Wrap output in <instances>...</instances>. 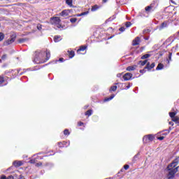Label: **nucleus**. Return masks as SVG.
Wrapping results in <instances>:
<instances>
[{
    "mask_svg": "<svg viewBox=\"0 0 179 179\" xmlns=\"http://www.w3.org/2000/svg\"><path fill=\"white\" fill-rule=\"evenodd\" d=\"M72 0H66V3L69 5V6H72Z\"/></svg>",
    "mask_w": 179,
    "mask_h": 179,
    "instance_id": "c756f323",
    "label": "nucleus"
},
{
    "mask_svg": "<svg viewBox=\"0 0 179 179\" xmlns=\"http://www.w3.org/2000/svg\"><path fill=\"white\" fill-rule=\"evenodd\" d=\"M103 2H107V0H103Z\"/></svg>",
    "mask_w": 179,
    "mask_h": 179,
    "instance_id": "4d7b16f0",
    "label": "nucleus"
},
{
    "mask_svg": "<svg viewBox=\"0 0 179 179\" xmlns=\"http://www.w3.org/2000/svg\"><path fill=\"white\" fill-rule=\"evenodd\" d=\"M64 135H67V136L70 135L69 130L65 129L64 131Z\"/></svg>",
    "mask_w": 179,
    "mask_h": 179,
    "instance_id": "72a5a7b5",
    "label": "nucleus"
},
{
    "mask_svg": "<svg viewBox=\"0 0 179 179\" xmlns=\"http://www.w3.org/2000/svg\"><path fill=\"white\" fill-rule=\"evenodd\" d=\"M76 16H77V17H80V16H82V13H80V14H77Z\"/></svg>",
    "mask_w": 179,
    "mask_h": 179,
    "instance_id": "8fccbe9b",
    "label": "nucleus"
},
{
    "mask_svg": "<svg viewBox=\"0 0 179 179\" xmlns=\"http://www.w3.org/2000/svg\"><path fill=\"white\" fill-rule=\"evenodd\" d=\"M145 12L147 13H150L155 10V4H150V6L145 7Z\"/></svg>",
    "mask_w": 179,
    "mask_h": 179,
    "instance_id": "423d86ee",
    "label": "nucleus"
},
{
    "mask_svg": "<svg viewBox=\"0 0 179 179\" xmlns=\"http://www.w3.org/2000/svg\"><path fill=\"white\" fill-rule=\"evenodd\" d=\"M37 29H38V30H41V29H42V26H41V24H38L37 25Z\"/></svg>",
    "mask_w": 179,
    "mask_h": 179,
    "instance_id": "4c0bfd02",
    "label": "nucleus"
},
{
    "mask_svg": "<svg viewBox=\"0 0 179 179\" xmlns=\"http://www.w3.org/2000/svg\"><path fill=\"white\" fill-rule=\"evenodd\" d=\"M140 64H141V66H143L146 65V64H148V60L140 61Z\"/></svg>",
    "mask_w": 179,
    "mask_h": 179,
    "instance_id": "cd10ccee",
    "label": "nucleus"
},
{
    "mask_svg": "<svg viewBox=\"0 0 179 179\" xmlns=\"http://www.w3.org/2000/svg\"><path fill=\"white\" fill-rule=\"evenodd\" d=\"M67 143V145H66ZM59 148H62L64 146H69V142H65L64 141L63 143H58Z\"/></svg>",
    "mask_w": 179,
    "mask_h": 179,
    "instance_id": "ddd939ff",
    "label": "nucleus"
},
{
    "mask_svg": "<svg viewBox=\"0 0 179 179\" xmlns=\"http://www.w3.org/2000/svg\"><path fill=\"white\" fill-rule=\"evenodd\" d=\"M92 113H93V110H88L85 113V115H88V117H90V115H92Z\"/></svg>",
    "mask_w": 179,
    "mask_h": 179,
    "instance_id": "4be33fe9",
    "label": "nucleus"
},
{
    "mask_svg": "<svg viewBox=\"0 0 179 179\" xmlns=\"http://www.w3.org/2000/svg\"><path fill=\"white\" fill-rule=\"evenodd\" d=\"M163 68H164V65H163V64L159 63L158 64V66H157L156 70L157 71H162V69H163Z\"/></svg>",
    "mask_w": 179,
    "mask_h": 179,
    "instance_id": "2eb2a0df",
    "label": "nucleus"
},
{
    "mask_svg": "<svg viewBox=\"0 0 179 179\" xmlns=\"http://www.w3.org/2000/svg\"><path fill=\"white\" fill-rule=\"evenodd\" d=\"M77 20H78L77 18H71V19H70V22L71 23H76Z\"/></svg>",
    "mask_w": 179,
    "mask_h": 179,
    "instance_id": "2f4dec72",
    "label": "nucleus"
},
{
    "mask_svg": "<svg viewBox=\"0 0 179 179\" xmlns=\"http://www.w3.org/2000/svg\"><path fill=\"white\" fill-rule=\"evenodd\" d=\"M122 76V73H117V78H121Z\"/></svg>",
    "mask_w": 179,
    "mask_h": 179,
    "instance_id": "c03bdc74",
    "label": "nucleus"
},
{
    "mask_svg": "<svg viewBox=\"0 0 179 179\" xmlns=\"http://www.w3.org/2000/svg\"><path fill=\"white\" fill-rule=\"evenodd\" d=\"M45 55L46 58L45 60L37 61V58H35L34 62H35V64H44V62H47V61H48V59H50V57H51L50 51L47 50L45 52Z\"/></svg>",
    "mask_w": 179,
    "mask_h": 179,
    "instance_id": "7ed1b4c3",
    "label": "nucleus"
},
{
    "mask_svg": "<svg viewBox=\"0 0 179 179\" xmlns=\"http://www.w3.org/2000/svg\"><path fill=\"white\" fill-rule=\"evenodd\" d=\"M115 97V94H112L109 98H106L104 101H110V100H113V99Z\"/></svg>",
    "mask_w": 179,
    "mask_h": 179,
    "instance_id": "f3484780",
    "label": "nucleus"
},
{
    "mask_svg": "<svg viewBox=\"0 0 179 179\" xmlns=\"http://www.w3.org/2000/svg\"><path fill=\"white\" fill-rule=\"evenodd\" d=\"M97 9H99V6L95 5L92 7L91 10H92V12H96V10H97Z\"/></svg>",
    "mask_w": 179,
    "mask_h": 179,
    "instance_id": "a211bd4d",
    "label": "nucleus"
},
{
    "mask_svg": "<svg viewBox=\"0 0 179 179\" xmlns=\"http://www.w3.org/2000/svg\"><path fill=\"white\" fill-rule=\"evenodd\" d=\"M29 163L32 164H34V163H36V159H31L29 161Z\"/></svg>",
    "mask_w": 179,
    "mask_h": 179,
    "instance_id": "58836bf2",
    "label": "nucleus"
},
{
    "mask_svg": "<svg viewBox=\"0 0 179 179\" xmlns=\"http://www.w3.org/2000/svg\"><path fill=\"white\" fill-rule=\"evenodd\" d=\"M82 16H85L86 15H89V11H85L81 13Z\"/></svg>",
    "mask_w": 179,
    "mask_h": 179,
    "instance_id": "f704fd0d",
    "label": "nucleus"
},
{
    "mask_svg": "<svg viewBox=\"0 0 179 179\" xmlns=\"http://www.w3.org/2000/svg\"><path fill=\"white\" fill-rule=\"evenodd\" d=\"M157 139H158L159 141H163V139H164V136L158 137Z\"/></svg>",
    "mask_w": 179,
    "mask_h": 179,
    "instance_id": "a19ab883",
    "label": "nucleus"
},
{
    "mask_svg": "<svg viewBox=\"0 0 179 179\" xmlns=\"http://www.w3.org/2000/svg\"><path fill=\"white\" fill-rule=\"evenodd\" d=\"M70 13L71 10H64L59 13V15L62 16L63 17H66V16L69 15Z\"/></svg>",
    "mask_w": 179,
    "mask_h": 179,
    "instance_id": "0eeeda50",
    "label": "nucleus"
},
{
    "mask_svg": "<svg viewBox=\"0 0 179 179\" xmlns=\"http://www.w3.org/2000/svg\"><path fill=\"white\" fill-rule=\"evenodd\" d=\"M124 170H128V169H129V165H124Z\"/></svg>",
    "mask_w": 179,
    "mask_h": 179,
    "instance_id": "ea45409f",
    "label": "nucleus"
},
{
    "mask_svg": "<svg viewBox=\"0 0 179 179\" xmlns=\"http://www.w3.org/2000/svg\"><path fill=\"white\" fill-rule=\"evenodd\" d=\"M59 61L60 62H64V58H60V59H59Z\"/></svg>",
    "mask_w": 179,
    "mask_h": 179,
    "instance_id": "09e8293b",
    "label": "nucleus"
},
{
    "mask_svg": "<svg viewBox=\"0 0 179 179\" xmlns=\"http://www.w3.org/2000/svg\"><path fill=\"white\" fill-rule=\"evenodd\" d=\"M131 87V85L129 83V85L126 87V90H128Z\"/></svg>",
    "mask_w": 179,
    "mask_h": 179,
    "instance_id": "a18cd8bd",
    "label": "nucleus"
},
{
    "mask_svg": "<svg viewBox=\"0 0 179 179\" xmlns=\"http://www.w3.org/2000/svg\"><path fill=\"white\" fill-rule=\"evenodd\" d=\"M85 50H86V46H81L78 50L77 52H80V51H85Z\"/></svg>",
    "mask_w": 179,
    "mask_h": 179,
    "instance_id": "412c9836",
    "label": "nucleus"
},
{
    "mask_svg": "<svg viewBox=\"0 0 179 179\" xmlns=\"http://www.w3.org/2000/svg\"><path fill=\"white\" fill-rule=\"evenodd\" d=\"M69 58H73L75 57V52L70 51L69 52Z\"/></svg>",
    "mask_w": 179,
    "mask_h": 179,
    "instance_id": "aec40b11",
    "label": "nucleus"
},
{
    "mask_svg": "<svg viewBox=\"0 0 179 179\" xmlns=\"http://www.w3.org/2000/svg\"><path fill=\"white\" fill-rule=\"evenodd\" d=\"M43 165V164L41 163V162H39V163H36V167H40L41 166H42Z\"/></svg>",
    "mask_w": 179,
    "mask_h": 179,
    "instance_id": "e433bc0d",
    "label": "nucleus"
},
{
    "mask_svg": "<svg viewBox=\"0 0 179 179\" xmlns=\"http://www.w3.org/2000/svg\"><path fill=\"white\" fill-rule=\"evenodd\" d=\"M176 114H177V113H176V112L169 113V115H170L171 118H174L176 117Z\"/></svg>",
    "mask_w": 179,
    "mask_h": 179,
    "instance_id": "a878e982",
    "label": "nucleus"
},
{
    "mask_svg": "<svg viewBox=\"0 0 179 179\" xmlns=\"http://www.w3.org/2000/svg\"><path fill=\"white\" fill-rule=\"evenodd\" d=\"M140 72L141 73H143V72H145V70H141Z\"/></svg>",
    "mask_w": 179,
    "mask_h": 179,
    "instance_id": "864d4df0",
    "label": "nucleus"
},
{
    "mask_svg": "<svg viewBox=\"0 0 179 179\" xmlns=\"http://www.w3.org/2000/svg\"><path fill=\"white\" fill-rule=\"evenodd\" d=\"M24 39H20L19 40V43H24Z\"/></svg>",
    "mask_w": 179,
    "mask_h": 179,
    "instance_id": "de8ad7c7",
    "label": "nucleus"
},
{
    "mask_svg": "<svg viewBox=\"0 0 179 179\" xmlns=\"http://www.w3.org/2000/svg\"><path fill=\"white\" fill-rule=\"evenodd\" d=\"M15 40H16V35L13 34L10 36V38L4 41L3 45H10V44H12L13 43H15Z\"/></svg>",
    "mask_w": 179,
    "mask_h": 179,
    "instance_id": "20e7f679",
    "label": "nucleus"
},
{
    "mask_svg": "<svg viewBox=\"0 0 179 179\" xmlns=\"http://www.w3.org/2000/svg\"><path fill=\"white\" fill-rule=\"evenodd\" d=\"M175 170H177V172H178L179 171V166L178 167L175 168Z\"/></svg>",
    "mask_w": 179,
    "mask_h": 179,
    "instance_id": "3c124183",
    "label": "nucleus"
},
{
    "mask_svg": "<svg viewBox=\"0 0 179 179\" xmlns=\"http://www.w3.org/2000/svg\"><path fill=\"white\" fill-rule=\"evenodd\" d=\"M62 40V38L61 36H55L54 37V41L55 43H59V41H61Z\"/></svg>",
    "mask_w": 179,
    "mask_h": 179,
    "instance_id": "f8f14e48",
    "label": "nucleus"
},
{
    "mask_svg": "<svg viewBox=\"0 0 179 179\" xmlns=\"http://www.w3.org/2000/svg\"><path fill=\"white\" fill-rule=\"evenodd\" d=\"M167 26H169V22H164L161 26H160V29H164V27H167Z\"/></svg>",
    "mask_w": 179,
    "mask_h": 179,
    "instance_id": "dca6fc26",
    "label": "nucleus"
},
{
    "mask_svg": "<svg viewBox=\"0 0 179 179\" xmlns=\"http://www.w3.org/2000/svg\"><path fill=\"white\" fill-rule=\"evenodd\" d=\"M139 43H141V39L139 37H136L134 41H133V45H138Z\"/></svg>",
    "mask_w": 179,
    "mask_h": 179,
    "instance_id": "9d476101",
    "label": "nucleus"
},
{
    "mask_svg": "<svg viewBox=\"0 0 179 179\" xmlns=\"http://www.w3.org/2000/svg\"><path fill=\"white\" fill-rule=\"evenodd\" d=\"M13 164L15 167H20V166H23V162L22 161H14Z\"/></svg>",
    "mask_w": 179,
    "mask_h": 179,
    "instance_id": "1a4fd4ad",
    "label": "nucleus"
},
{
    "mask_svg": "<svg viewBox=\"0 0 179 179\" xmlns=\"http://www.w3.org/2000/svg\"><path fill=\"white\" fill-rule=\"evenodd\" d=\"M149 57H150V55L149 54L144 55L141 57V59H146L147 58H149Z\"/></svg>",
    "mask_w": 179,
    "mask_h": 179,
    "instance_id": "bb28decb",
    "label": "nucleus"
},
{
    "mask_svg": "<svg viewBox=\"0 0 179 179\" xmlns=\"http://www.w3.org/2000/svg\"><path fill=\"white\" fill-rule=\"evenodd\" d=\"M78 125L79 127H82V125H83V122H79L78 123Z\"/></svg>",
    "mask_w": 179,
    "mask_h": 179,
    "instance_id": "37998d69",
    "label": "nucleus"
},
{
    "mask_svg": "<svg viewBox=\"0 0 179 179\" xmlns=\"http://www.w3.org/2000/svg\"><path fill=\"white\" fill-rule=\"evenodd\" d=\"M0 62H2V59H0Z\"/></svg>",
    "mask_w": 179,
    "mask_h": 179,
    "instance_id": "bf43d9fd",
    "label": "nucleus"
},
{
    "mask_svg": "<svg viewBox=\"0 0 179 179\" xmlns=\"http://www.w3.org/2000/svg\"><path fill=\"white\" fill-rule=\"evenodd\" d=\"M155 139V136L152 134H148L147 136H145L143 138V143H149V142H152Z\"/></svg>",
    "mask_w": 179,
    "mask_h": 179,
    "instance_id": "39448f33",
    "label": "nucleus"
},
{
    "mask_svg": "<svg viewBox=\"0 0 179 179\" xmlns=\"http://www.w3.org/2000/svg\"><path fill=\"white\" fill-rule=\"evenodd\" d=\"M126 69L129 72H131V71H135L136 69V66H129Z\"/></svg>",
    "mask_w": 179,
    "mask_h": 179,
    "instance_id": "4468645a",
    "label": "nucleus"
},
{
    "mask_svg": "<svg viewBox=\"0 0 179 179\" xmlns=\"http://www.w3.org/2000/svg\"><path fill=\"white\" fill-rule=\"evenodd\" d=\"M6 179H15V178L13 177V176H10L7 177Z\"/></svg>",
    "mask_w": 179,
    "mask_h": 179,
    "instance_id": "79ce46f5",
    "label": "nucleus"
},
{
    "mask_svg": "<svg viewBox=\"0 0 179 179\" xmlns=\"http://www.w3.org/2000/svg\"><path fill=\"white\" fill-rule=\"evenodd\" d=\"M132 78V73H127L123 76L124 80H130Z\"/></svg>",
    "mask_w": 179,
    "mask_h": 179,
    "instance_id": "6e6552de",
    "label": "nucleus"
},
{
    "mask_svg": "<svg viewBox=\"0 0 179 179\" xmlns=\"http://www.w3.org/2000/svg\"><path fill=\"white\" fill-rule=\"evenodd\" d=\"M169 124L170 125H174V124H173V122H169Z\"/></svg>",
    "mask_w": 179,
    "mask_h": 179,
    "instance_id": "5fc2aeb1",
    "label": "nucleus"
},
{
    "mask_svg": "<svg viewBox=\"0 0 179 179\" xmlns=\"http://www.w3.org/2000/svg\"><path fill=\"white\" fill-rule=\"evenodd\" d=\"M0 179H6V176H1Z\"/></svg>",
    "mask_w": 179,
    "mask_h": 179,
    "instance_id": "603ef678",
    "label": "nucleus"
},
{
    "mask_svg": "<svg viewBox=\"0 0 179 179\" xmlns=\"http://www.w3.org/2000/svg\"><path fill=\"white\" fill-rule=\"evenodd\" d=\"M155 66V63L150 64L147 63V66H145V69H148V71H150V69H153V67Z\"/></svg>",
    "mask_w": 179,
    "mask_h": 179,
    "instance_id": "9b49d317",
    "label": "nucleus"
},
{
    "mask_svg": "<svg viewBox=\"0 0 179 179\" xmlns=\"http://www.w3.org/2000/svg\"><path fill=\"white\" fill-rule=\"evenodd\" d=\"M172 55H173V53L169 52V56H168V59H166L168 64H170V61H171Z\"/></svg>",
    "mask_w": 179,
    "mask_h": 179,
    "instance_id": "6ab92c4d",
    "label": "nucleus"
},
{
    "mask_svg": "<svg viewBox=\"0 0 179 179\" xmlns=\"http://www.w3.org/2000/svg\"><path fill=\"white\" fill-rule=\"evenodd\" d=\"M6 58H8V55L4 54L2 57H1V59L3 61H5V59H6Z\"/></svg>",
    "mask_w": 179,
    "mask_h": 179,
    "instance_id": "473e14b6",
    "label": "nucleus"
},
{
    "mask_svg": "<svg viewBox=\"0 0 179 179\" xmlns=\"http://www.w3.org/2000/svg\"><path fill=\"white\" fill-rule=\"evenodd\" d=\"M145 40H149V38H145Z\"/></svg>",
    "mask_w": 179,
    "mask_h": 179,
    "instance_id": "13d9d810",
    "label": "nucleus"
},
{
    "mask_svg": "<svg viewBox=\"0 0 179 179\" xmlns=\"http://www.w3.org/2000/svg\"><path fill=\"white\" fill-rule=\"evenodd\" d=\"M50 22L52 24H55L57 27V29H61V19L59 17H54L51 18Z\"/></svg>",
    "mask_w": 179,
    "mask_h": 179,
    "instance_id": "f03ea898",
    "label": "nucleus"
},
{
    "mask_svg": "<svg viewBox=\"0 0 179 179\" xmlns=\"http://www.w3.org/2000/svg\"><path fill=\"white\" fill-rule=\"evenodd\" d=\"M179 162V157L176 158L172 163H171L167 166V170L169 171L168 173V179H173L176 176V173H177V169H175L177 167V165Z\"/></svg>",
    "mask_w": 179,
    "mask_h": 179,
    "instance_id": "f257e3e1",
    "label": "nucleus"
},
{
    "mask_svg": "<svg viewBox=\"0 0 179 179\" xmlns=\"http://www.w3.org/2000/svg\"><path fill=\"white\" fill-rule=\"evenodd\" d=\"M167 131V132L166 133H164V134H162V135H167L168 134H169L170 133V131H169V130H166Z\"/></svg>",
    "mask_w": 179,
    "mask_h": 179,
    "instance_id": "49530a36",
    "label": "nucleus"
},
{
    "mask_svg": "<svg viewBox=\"0 0 179 179\" xmlns=\"http://www.w3.org/2000/svg\"><path fill=\"white\" fill-rule=\"evenodd\" d=\"M126 27H131V26H132V23H131V22H127L125 24Z\"/></svg>",
    "mask_w": 179,
    "mask_h": 179,
    "instance_id": "7c9ffc66",
    "label": "nucleus"
},
{
    "mask_svg": "<svg viewBox=\"0 0 179 179\" xmlns=\"http://www.w3.org/2000/svg\"><path fill=\"white\" fill-rule=\"evenodd\" d=\"M136 158H138V155L134 156V159H136Z\"/></svg>",
    "mask_w": 179,
    "mask_h": 179,
    "instance_id": "6e6d98bb",
    "label": "nucleus"
},
{
    "mask_svg": "<svg viewBox=\"0 0 179 179\" xmlns=\"http://www.w3.org/2000/svg\"><path fill=\"white\" fill-rule=\"evenodd\" d=\"M3 82H5V78H3V76H0V85H2Z\"/></svg>",
    "mask_w": 179,
    "mask_h": 179,
    "instance_id": "c85d7f7f",
    "label": "nucleus"
},
{
    "mask_svg": "<svg viewBox=\"0 0 179 179\" xmlns=\"http://www.w3.org/2000/svg\"><path fill=\"white\" fill-rule=\"evenodd\" d=\"M172 121H173V122H176V124H178L179 122L178 117H172Z\"/></svg>",
    "mask_w": 179,
    "mask_h": 179,
    "instance_id": "5701e85b",
    "label": "nucleus"
},
{
    "mask_svg": "<svg viewBox=\"0 0 179 179\" xmlns=\"http://www.w3.org/2000/svg\"><path fill=\"white\" fill-rule=\"evenodd\" d=\"M115 90H117V85L110 87V92H115Z\"/></svg>",
    "mask_w": 179,
    "mask_h": 179,
    "instance_id": "393cba45",
    "label": "nucleus"
},
{
    "mask_svg": "<svg viewBox=\"0 0 179 179\" xmlns=\"http://www.w3.org/2000/svg\"><path fill=\"white\" fill-rule=\"evenodd\" d=\"M119 30H120V31H122V32L125 31V27H120L119 29Z\"/></svg>",
    "mask_w": 179,
    "mask_h": 179,
    "instance_id": "c9c22d12",
    "label": "nucleus"
},
{
    "mask_svg": "<svg viewBox=\"0 0 179 179\" xmlns=\"http://www.w3.org/2000/svg\"><path fill=\"white\" fill-rule=\"evenodd\" d=\"M4 38H5V34H3V33L2 32H0V41H3Z\"/></svg>",
    "mask_w": 179,
    "mask_h": 179,
    "instance_id": "b1692460",
    "label": "nucleus"
},
{
    "mask_svg": "<svg viewBox=\"0 0 179 179\" xmlns=\"http://www.w3.org/2000/svg\"><path fill=\"white\" fill-rule=\"evenodd\" d=\"M1 1H3V0H1Z\"/></svg>",
    "mask_w": 179,
    "mask_h": 179,
    "instance_id": "052dcab7",
    "label": "nucleus"
}]
</instances>
